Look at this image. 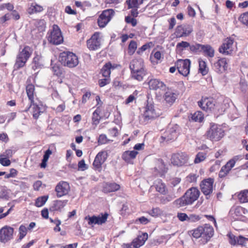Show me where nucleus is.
Returning <instances> with one entry per match:
<instances>
[{
  "mask_svg": "<svg viewBox=\"0 0 248 248\" xmlns=\"http://www.w3.org/2000/svg\"><path fill=\"white\" fill-rule=\"evenodd\" d=\"M200 194V192L197 187H192L187 189L184 195L175 200L173 205L176 208L191 205L197 200Z\"/></svg>",
  "mask_w": 248,
  "mask_h": 248,
  "instance_id": "nucleus-1",
  "label": "nucleus"
},
{
  "mask_svg": "<svg viewBox=\"0 0 248 248\" xmlns=\"http://www.w3.org/2000/svg\"><path fill=\"white\" fill-rule=\"evenodd\" d=\"M198 106L205 111L214 112L217 113L219 110V103L213 97L202 96L201 99L198 102Z\"/></svg>",
  "mask_w": 248,
  "mask_h": 248,
  "instance_id": "nucleus-2",
  "label": "nucleus"
},
{
  "mask_svg": "<svg viewBox=\"0 0 248 248\" xmlns=\"http://www.w3.org/2000/svg\"><path fill=\"white\" fill-rule=\"evenodd\" d=\"M32 52V50L28 46H26L21 51H20L16 58L14 64L15 69L18 70L23 67L31 56Z\"/></svg>",
  "mask_w": 248,
  "mask_h": 248,
  "instance_id": "nucleus-3",
  "label": "nucleus"
},
{
  "mask_svg": "<svg viewBox=\"0 0 248 248\" xmlns=\"http://www.w3.org/2000/svg\"><path fill=\"white\" fill-rule=\"evenodd\" d=\"M47 40L53 45H57L62 43L61 31L57 25H53L52 30L47 33Z\"/></svg>",
  "mask_w": 248,
  "mask_h": 248,
  "instance_id": "nucleus-4",
  "label": "nucleus"
},
{
  "mask_svg": "<svg viewBox=\"0 0 248 248\" xmlns=\"http://www.w3.org/2000/svg\"><path fill=\"white\" fill-rule=\"evenodd\" d=\"M206 133L207 137L211 140L218 141L224 136V130L220 125L213 124Z\"/></svg>",
  "mask_w": 248,
  "mask_h": 248,
  "instance_id": "nucleus-5",
  "label": "nucleus"
},
{
  "mask_svg": "<svg viewBox=\"0 0 248 248\" xmlns=\"http://www.w3.org/2000/svg\"><path fill=\"white\" fill-rule=\"evenodd\" d=\"M189 159L188 155L185 152H177L172 154L170 160L173 166L182 167L186 165Z\"/></svg>",
  "mask_w": 248,
  "mask_h": 248,
  "instance_id": "nucleus-6",
  "label": "nucleus"
},
{
  "mask_svg": "<svg viewBox=\"0 0 248 248\" xmlns=\"http://www.w3.org/2000/svg\"><path fill=\"white\" fill-rule=\"evenodd\" d=\"M115 12L112 9H108L102 11L97 19V23L100 28H104L114 16Z\"/></svg>",
  "mask_w": 248,
  "mask_h": 248,
  "instance_id": "nucleus-7",
  "label": "nucleus"
},
{
  "mask_svg": "<svg viewBox=\"0 0 248 248\" xmlns=\"http://www.w3.org/2000/svg\"><path fill=\"white\" fill-rule=\"evenodd\" d=\"M214 179L208 178L203 180L200 184V187L202 192L206 196V198L208 199L213 191V184Z\"/></svg>",
  "mask_w": 248,
  "mask_h": 248,
  "instance_id": "nucleus-8",
  "label": "nucleus"
},
{
  "mask_svg": "<svg viewBox=\"0 0 248 248\" xmlns=\"http://www.w3.org/2000/svg\"><path fill=\"white\" fill-rule=\"evenodd\" d=\"M63 57H64V66L69 68H74L78 64V56L72 52L63 51Z\"/></svg>",
  "mask_w": 248,
  "mask_h": 248,
  "instance_id": "nucleus-9",
  "label": "nucleus"
},
{
  "mask_svg": "<svg viewBox=\"0 0 248 248\" xmlns=\"http://www.w3.org/2000/svg\"><path fill=\"white\" fill-rule=\"evenodd\" d=\"M190 64L189 59H179L175 62V66L180 74L186 77L189 73Z\"/></svg>",
  "mask_w": 248,
  "mask_h": 248,
  "instance_id": "nucleus-10",
  "label": "nucleus"
},
{
  "mask_svg": "<svg viewBox=\"0 0 248 248\" xmlns=\"http://www.w3.org/2000/svg\"><path fill=\"white\" fill-rule=\"evenodd\" d=\"M192 31L193 27L191 25L184 24L178 26L174 33L177 38H181L188 36Z\"/></svg>",
  "mask_w": 248,
  "mask_h": 248,
  "instance_id": "nucleus-11",
  "label": "nucleus"
},
{
  "mask_svg": "<svg viewBox=\"0 0 248 248\" xmlns=\"http://www.w3.org/2000/svg\"><path fill=\"white\" fill-rule=\"evenodd\" d=\"M101 44L98 32H95L91 37L87 41V47L90 50H95L100 47Z\"/></svg>",
  "mask_w": 248,
  "mask_h": 248,
  "instance_id": "nucleus-12",
  "label": "nucleus"
},
{
  "mask_svg": "<svg viewBox=\"0 0 248 248\" xmlns=\"http://www.w3.org/2000/svg\"><path fill=\"white\" fill-rule=\"evenodd\" d=\"M14 229L9 226H4L0 230V242L3 243L7 242L13 237Z\"/></svg>",
  "mask_w": 248,
  "mask_h": 248,
  "instance_id": "nucleus-13",
  "label": "nucleus"
},
{
  "mask_svg": "<svg viewBox=\"0 0 248 248\" xmlns=\"http://www.w3.org/2000/svg\"><path fill=\"white\" fill-rule=\"evenodd\" d=\"M234 40L231 38L225 39L221 46L219 47L218 51L220 53L224 55H231L233 51L232 49Z\"/></svg>",
  "mask_w": 248,
  "mask_h": 248,
  "instance_id": "nucleus-14",
  "label": "nucleus"
},
{
  "mask_svg": "<svg viewBox=\"0 0 248 248\" xmlns=\"http://www.w3.org/2000/svg\"><path fill=\"white\" fill-rule=\"evenodd\" d=\"M201 226L202 231V239H203V242L205 243H207L214 235V229L212 226L208 224H205Z\"/></svg>",
  "mask_w": 248,
  "mask_h": 248,
  "instance_id": "nucleus-15",
  "label": "nucleus"
},
{
  "mask_svg": "<svg viewBox=\"0 0 248 248\" xmlns=\"http://www.w3.org/2000/svg\"><path fill=\"white\" fill-rule=\"evenodd\" d=\"M227 62L225 58L218 59L213 65V69L218 74H222L227 70Z\"/></svg>",
  "mask_w": 248,
  "mask_h": 248,
  "instance_id": "nucleus-16",
  "label": "nucleus"
},
{
  "mask_svg": "<svg viewBox=\"0 0 248 248\" xmlns=\"http://www.w3.org/2000/svg\"><path fill=\"white\" fill-rule=\"evenodd\" d=\"M149 88L150 90H157L158 89L164 90H165L166 86L165 84L157 78H149L147 79Z\"/></svg>",
  "mask_w": 248,
  "mask_h": 248,
  "instance_id": "nucleus-17",
  "label": "nucleus"
},
{
  "mask_svg": "<svg viewBox=\"0 0 248 248\" xmlns=\"http://www.w3.org/2000/svg\"><path fill=\"white\" fill-rule=\"evenodd\" d=\"M145 121L154 119L156 117L154 106L152 104L148 103L145 108V111L143 115Z\"/></svg>",
  "mask_w": 248,
  "mask_h": 248,
  "instance_id": "nucleus-18",
  "label": "nucleus"
},
{
  "mask_svg": "<svg viewBox=\"0 0 248 248\" xmlns=\"http://www.w3.org/2000/svg\"><path fill=\"white\" fill-rule=\"evenodd\" d=\"M177 97V95L169 88H168V90L165 92L163 95V98L164 100L166 101V103L170 104V105H171L174 103Z\"/></svg>",
  "mask_w": 248,
  "mask_h": 248,
  "instance_id": "nucleus-19",
  "label": "nucleus"
},
{
  "mask_svg": "<svg viewBox=\"0 0 248 248\" xmlns=\"http://www.w3.org/2000/svg\"><path fill=\"white\" fill-rule=\"evenodd\" d=\"M62 58V52L59 54V60L56 63H53V61H51V65L52 68V71L54 74L57 77H61L62 74V62H61L60 58Z\"/></svg>",
  "mask_w": 248,
  "mask_h": 248,
  "instance_id": "nucleus-20",
  "label": "nucleus"
},
{
  "mask_svg": "<svg viewBox=\"0 0 248 248\" xmlns=\"http://www.w3.org/2000/svg\"><path fill=\"white\" fill-rule=\"evenodd\" d=\"M120 188V186L116 183H107L103 187V191L105 193L115 192Z\"/></svg>",
  "mask_w": 248,
  "mask_h": 248,
  "instance_id": "nucleus-21",
  "label": "nucleus"
},
{
  "mask_svg": "<svg viewBox=\"0 0 248 248\" xmlns=\"http://www.w3.org/2000/svg\"><path fill=\"white\" fill-rule=\"evenodd\" d=\"M129 68L131 70V73L136 72L137 70L138 71L141 68H143V62L141 60H133L130 63Z\"/></svg>",
  "mask_w": 248,
  "mask_h": 248,
  "instance_id": "nucleus-22",
  "label": "nucleus"
},
{
  "mask_svg": "<svg viewBox=\"0 0 248 248\" xmlns=\"http://www.w3.org/2000/svg\"><path fill=\"white\" fill-rule=\"evenodd\" d=\"M129 68L131 70V73L136 72L137 70L138 71L141 68H143V62L141 60H133L130 63Z\"/></svg>",
  "mask_w": 248,
  "mask_h": 248,
  "instance_id": "nucleus-23",
  "label": "nucleus"
},
{
  "mask_svg": "<svg viewBox=\"0 0 248 248\" xmlns=\"http://www.w3.org/2000/svg\"><path fill=\"white\" fill-rule=\"evenodd\" d=\"M148 237V235L146 232L143 233L142 235L139 236L137 240L133 242V248H139L143 245L147 240Z\"/></svg>",
  "mask_w": 248,
  "mask_h": 248,
  "instance_id": "nucleus-24",
  "label": "nucleus"
},
{
  "mask_svg": "<svg viewBox=\"0 0 248 248\" xmlns=\"http://www.w3.org/2000/svg\"><path fill=\"white\" fill-rule=\"evenodd\" d=\"M138 152L136 151H126L122 154V158L126 162H129L131 159L136 158Z\"/></svg>",
  "mask_w": 248,
  "mask_h": 248,
  "instance_id": "nucleus-25",
  "label": "nucleus"
},
{
  "mask_svg": "<svg viewBox=\"0 0 248 248\" xmlns=\"http://www.w3.org/2000/svg\"><path fill=\"white\" fill-rule=\"evenodd\" d=\"M177 136L176 133V130L173 128L166 131L163 136L161 137V138L163 141H169L174 140Z\"/></svg>",
  "mask_w": 248,
  "mask_h": 248,
  "instance_id": "nucleus-26",
  "label": "nucleus"
},
{
  "mask_svg": "<svg viewBox=\"0 0 248 248\" xmlns=\"http://www.w3.org/2000/svg\"><path fill=\"white\" fill-rule=\"evenodd\" d=\"M202 53L207 57L213 58L215 55V50L210 45H203L202 49Z\"/></svg>",
  "mask_w": 248,
  "mask_h": 248,
  "instance_id": "nucleus-27",
  "label": "nucleus"
},
{
  "mask_svg": "<svg viewBox=\"0 0 248 248\" xmlns=\"http://www.w3.org/2000/svg\"><path fill=\"white\" fill-rule=\"evenodd\" d=\"M44 10L43 7L36 3H32L28 9V13L32 15L35 13H40Z\"/></svg>",
  "mask_w": 248,
  "mask_h": 248,
  "instance_id": "nucleus-28",
  "label": "nucleus"
},
{
  "mask_svg": "<svg viewBox=\"0 0 248 248\" xmlns=\"http://www.w3.org/2000/svg\"><path fill=\"white\" fill-rule=\"evenodd\" d=\"M34 86L32 84L27 85L26 88L27 96L31 104L34 102Z\"/></svg>",
  "mask_w": 248,
  "mask_h": 248,
  "instance_id": "nucleus-29",
  "label": "nucleus"
},
{
  "mask_svg": "<svg viewBox=\"0 0 248 248\" xmlns=\"http://www.w3.org/2000/svg\"><path fill=\"white\" fill-rule=\"evenodd\" d=\"M131 75L133 78L138 81H141L143 79V77L146 75V71L144 68H141L139 70H137L136 72H131Z\"/></svg>",
  "mask_w": 248,
  "mask_h": 248,
  "instance_id": "nucleus-30",
  "label": "nucleus"
},
{
  "mask_svg": "<svg viewBox=\"0 0 248 248\" xmlns=\"http://www.w3.org/2000/svg\"><path fill=\"white\" fill-rule=\"evenodd\" d=\"M199 72L201 73L202 75L205 76L207 74L208 72V67L207 66L206 62L201 59L199 60Z\"/></svg>",
  "mask_w": 248,
  "mask_h": 248,
  "instance_id": "nucleus-31",
  "label": "nucleus"
},
{
  "mask_svg": "<svg viewBox=\"0 0 248 248\" xmlns=\"http://www.w3.org/2000/svg\"><path fill=\"white\" fill-rule=\"evenodd\" d=\"M204 119L203 114L202 112L197 111L194 112L193 114H191L190 121H192L195 122H202Z\"/></svg>",
  "mask_w": 248,
  "mask_h": 248,
  "instance_id": "nucleus-32",
  "label": "nucleus"
},
{
  "mask_svg": "<svg viewBox=\"0 0 248 248\" xmlns=\"http://www.w3.org/2000/svg\"><path fill=\"white\" fill-rule=\"evenodd\" d=\"M112 67V64L110 62L106 63L102 67L101 69V73L102 76L105 78L109 77L110 74V69Z\"/></svg>",
  "mask_w": 248,
  "mask_h": 248,
  "instance_id": "nucleus-33",
  "label": "nucleus"
},
{
  "mask_svg": "<svg viewBox=\"0 0 248 248\" xmlns=\"http://www.w3.org/2000/svg\"><path fill=\"white\" fill-rule=\"evenodd\" d=\"M232 169V168H231L230 166L226 163L222 167L219 172L218 177L221 178L225 177L229 173Z\"/></svg>",
  "mask_w": 248,
  "mask_h": 248,
  "instance_id": "nucleus-34",
  "label": "nucleus"
},
{
  "mask_svg": "<svg viewBox=\"0 0 248 248\" xmlns=\"http://www.w3.org/2000/svg\"><path fill=\"white\" fill-rule=\"evenodd\" d=\"M203 45L195 43L193 45H190L189 50L194 54H199L202 53V49Z\"/></svg>",
  "mask_w": 248,
  "mask_h": 248,
  "instance_id": "nucleus-35",
  "label": "nucleus"
},
{
  "mask_svg": "<svg viewBox=\"0 0 248 248\" xmlns=\"http://www.w3.org/2000/svg\"><path fill=\"white\" fill-rule=\"evenodd\" d=\"M108 157V154L106 152L101 151L99 152L96 156L95 159H97L98 162L102 165L107 160Z\"/></svg>",
  "mask_w": 248,
  "mask_h": 248,
  "instance_id": "nucleus-36",
  "label": "nucleus"
},
{
  "mask_svg": "<svg viewBox=\"0 0 248 248\" xmlns=\"http://www.w3.org/2000/svg\"><path fill=\"white\" fill-rule=\"evenodd\" d=\"M48 198V195L39 197L35 201V205L38 207L43 206L47 201Z\"/></svg>",
  "mask_w": 248,
  "mask_h": 248,
  "instance_id": "nucleus-37",
  "label": "nucleus"
},
{
  "mask_svg": "<svg viewBox=\"0 0 248 248\" xmlns=\"http://www.w3.org/2000/svg\"><path fill=\"white\" fill-rule=\"evenodd\" d=\"M239 200L241 202H248V190L241 192L238 195Z\"/></svg>",
  "mask_w": 248,
  "mask_h": 248,
  "instance_id": "nucleus-38",
  "label": "nucleus"
},
{
  "mask_svg": "<svg viewBox=\"0 0 248 248\" xmlns=\"http://www.w3.org/2000/svg\"><path fill=\"white\" fill-rule=\"evenodd\" d=\"M207 154L204 152H199L196 155L194 159V163L198 164L204 161L206 158Z\"/></svg>",
  "mask_w": 248,
  "mask_h": 248,
  "instance_id": "nucleus-39",
  "label": "nucleus"
},
{
  "mask_svg": "<svg viewBox=\"0 0 248 248\" xmlns=\"http://www.w3.org/2000/svg\"><path fill=\"white\" fill-rule=\"evenodd\" d=\"M62 209V201L57 200L54 202L53 205L50 207V210L52 211H61Z\"/></svg>",
  "mask_w": 248,
  "mask_h": 248,
  "instance_id": "nucleus-40",
  "label": "nucleus"
},
{
  "mask_svg": "<svg viewBox=\"0 0 248 248\" xmlns=\"http://www.w3.org/2000/svg\"><path fill=\"white\" fill-rule=\"evenodd\" d=\"M176 196L174 194H168L165 196L161 197L160 198V203L163 204H165L168 202L172 201L175 198Z\"/></svg>",
  "mask_w": 248,
  "mask_h": 248,
  "instance_id": "nucleus-41",
  "label": "nucleus"
},
{
  "mask_svg": "<svg viewBox=\"0 0 248 248\" xmlns=\"http://www.w3.org/2000/svg\"><path fill=\"white\" fill-rule=\"evenodd\" d=\"M33 106L32 108V115L34 119H37L39 117L41 113L40 108L38 105L35 104L34 102L32 104L31 103L30 106Z\"/></svg>",
  "mask_w": 248,
  "mask_h": 248,
  "instance_id": "nucleus-42",
  "label": "nucleus"
},
{
  "mask_svg": "<svg viewBox=\"0 0 248 248\" xmlns=\"http://www.w3.org/2000/svg\"><path fill=\"white\" fill-rule=\"evenodd\" d=\"M137 48V44L136 41L131 40L128 47V53L130 55H133Z\"/></svg>",
  "mask_w": 248,
  "mask_h": 248,
  "instance_id": "nucleus-43",
  "label": "nucleus"
},
{
  "mask_svg": "<svg viewBox=\"0 0 248 248\" xmlns=\"http://www.w3.org/2000/svg\"><path fill=\"white\" fill-rule=\"evenodd\" d=\"M190 232L192 233V236L196 239L200 237L202 238V231L201 226H199L197 228L190 231Z\"/></svg>",
  "mask_w": 248,
  "mask_h": 248,
  "instance_id": "nucleus-44",
  "label": "nucleus"
},
{
  "mask_svg": "<svg viewBox=\"0 0 248 248\" xmlns=\"http://www.w3.org/2000/svg\"><path fill=\"white\" fill-rule=\"evenodd\" d=\"M243 155H237L234 156L231 159L228 161L227 163L230 166L231 168H232L236 163V162L239 160H241L243 158Z\"/></svg>",
  "mask_w": 248,
  "mask_h": 248,
  "instance_id": "nucleus-45",
  "label": "nucleus"
},
{
  "mask_svg": "<svg viewBox=\"0 0 248 248\" xmlns=\"http://www.w3.org/2000/svg\"><path fill=\"white\" fill-rule=\"evenodd\" d=\"M239 21L248 27V12L244 13L238 18Z\"/></svg>",
  "mask_w": 248,
  "mask_h": 248,
  "instance_id": "nucleus-46",
  "label": "nucleus"
},
{
  "mask_svg": "<svg viewBox=\"0 0 248 248\" xmlns=\"http://www.w3.org/2000/svg\"><path fill=\"white\" fill-rule=\"evenodd\" d=\"M112 141V140L108 139L105 134H102L99 135L97 142L98 145H102Z\"/></svg>",
  "mask_w": 248,
  "mask_h": 248,
  "instance_id": "nucleus-47",
  "label": "nucleus"
},
{
  "mask_svg": "<svg viewBox=\"0 0 248 248\" xmlns=\"http://www.w3.org/2000/svg\"><path fill=\"white\" fill-rule=\"evenodd\" d=\"M108 217V214L105 213L103 214H101V216H96V224L101 225L106 222Z\"/></svg>",
  "mask_w": 248,
  "mask_h": 248,
  "instance_id": "nucleus-48",
  "label": "nucleus"
},
{
  "mask_svg": "<svg viewBox=\"0 0 248 248\" xmlns=\"http://www.w3.org/2000/svg\"><path fill=\"white\" fill-rule=\"evenodd\" d=\"M139 0H127L126 3L128 5V8H138Z\"/></svg>",
  "mask_w": 248,
  "mask_h": 248,
  "instance_id": "nucleus-49",
  "label": "nucleus"
},
{
  "mask_svg": "<svg viewBox=\"0 0 248 248\" xmlns=\"http://www.w3.org/2000/svg\"><path fill=\"white\" fill-rule=\"evenodd\" d=\"M100 111L96 109L93 113L92 121L93 124L97 125L99 123L100 116L99 115Z\"/></svg>",
  "mask_w": 248,
  "mask_h": 248,
  "instance_id": "nucleus-50",
  "label": "nucleus"
},
{
  "mask_svg": "<svg viewBox=\"0 0 248 248\" xmlns=\"http://www.w3.org/2000/svg\"><path fill=\"white\" fill-rule=\"evenodd\" d=\"M156 190L161 194H165L166 186L165 184L158 182V184L156 185Z\"/></svg>",
  "mask_w": 248,
  "mask_h": 248,
  "instance_id": "nucleus-51",
  "label": "nucleus"
},
{
  "mask_svg": "<svg viewBox=\"0 0 248 248\" xmlns=\"http://www.w3.org/2000/svg\"><path fill=\"white\" fill-rule=\"evenodd\" d=\"M237 244L242 246H246L248 241V238L245 237L242 235H239L237 237Z\"/></svg>",
  "mask_w": 248,
  "mask_h": 248,
  "instance_id": "nucleus-52",
  "label": "nucleus"
},
{
  "mask_svg": "<svg viewBox=\"0 0 248 248\" xmlns=\"http://www.w3.org/2000/svg\"><path fill=\"white\" fill-rule=\"evenodd\" d=\"M242 210L243 208L240 206L232 207L230 211V214L232 215L234 214L236 216H238L241 214Z\"/></svg>",
  "mask_w": 248,
  "mask_h": 248,
  "instance_id": "nucleus-53",
  "label": "nucleus"
},
{
  "mask_svg": "<svg viewBox=\"0 0 248 248\" xmlns=\"http://www.w3.org/2000/svg\"><path fill=\"white\" fill-rule=\"evenodd\" d=\"M227 236L229 238V243L231 245L235 246L237 244V237H236L234 235L230 232L227 234Z\"/></svg>",
  "mask_w": 248,
  "mask_h": 248,
  "instance_id": "nucleus-54",
  "label": "nucleus"
},
{
  "mask_svg": "<svg viewBox=\"0 0 248 248\" xmlns=\"http://www.w3.org/2000/svg\"><path fill=\"white\" fill-rule=\"evenodd\" d=\"M19 239L20 240L22 239L26 235L27 233V229L25 226L23 225H21L19 228Z\"/></svg>",
  "mask_w": 248,
  "mask_h": 248,
  "instance_id": "nucleus-55",
  "label": "nucleus"
},
{
  "mask_svg": "<svg viewBox=\"0 0 248 248\" xmlns=\"http://www.w3.org/2000/svg\"><path fill=\"white\" fill-rule=\"evenodd\" d=\"M55 191L58 198L62 197V181H60L55 187Z\"/></svg>",
  "mask_w": 248,
  "mask_h": 248,
  "instance_id": "nucleus-56",
  "label": "nucleus"
},
{
  "mask_svg": "<svg viewBox=\"0 0 248 248\" xmlns=\"http://www.w3.org/2000/svg\"><path fill=\"white\" fill-rule=\"evenodd\" d=\"M240 89L243 93H246L248 90V86L245 80L241 79L239 83Z\"/></svg>",
  "mask_w": 248,
  "mask_h": 248,
  "instance_id": "nucleus-57",
  "label": "nucleus"
},
{
  "mask_svg": "<svg viewBox=\"0 0 248 248\" xmlns=\"http://www.w3.org/2000/svg\"><path fill=\"white\" fill-rule=\"evenodd\" d=\"M161 213L160 209L158 207L153 208L149 212V214L153 217H157Z\"/></svg>",
  "mask_w": 248,
  "mask_h": 248,
  "instance_id": "nucleus-58",
  "label": "nucleus"
},
{
  "mask_svg": "<svg viewBox=\"0 0 248 248\" xmlns=\"http://www.w3.org/2000/svg\"><path fill=\"white\" fill-rule=\"evenodd\" d=\"M125 21L127 23L131 24L133 27L136 26L137 24V20L135 18L132 17L130 16H126L125 18Z\"/></svg>",
  "mask_w": 248,
  "mask_h": 248,
  "instance_id": "nucleus-59",
  "label": "nucleus"
},
{
  "mask_svg": "<svg viewBox=\"0 0 248 248\" xmlns=\"http://www.w3.org/2000/svg\"><path fill=\"white\" fill-rule=\"evenodd\" d=\"M198 177V175L190 173L186 177V180L189 183H194L197 181V179Z\"/></svg>",
  "mask_w": 248,
  "mask_h": 248,
  "instance_id": "nucleus-60",
  "label": "nucleus"
},
{
  "mask_svg": "<svg viewBox=\"0 0 248 248\" xmlns=\"http://www.w3.org/2000/svg\"><path fill=\"white\" fill-rule=\"evenodd\" d=\"M152 43L151 42L149 43H146L144 45H143L142 46H141L140 48H139L137 51V53L138 54H140L141 53H142L143 51L147 50L148 48H149L150 47V44H152Z\"/></svg>",
  "mask_w": 248,
  "mask_h": 248,
  "instance_id": "nucleus-61",
  "label": "nucleus"
},
{
  "mask_svg": "<svg viewBox=\"0 0 248 248\" xmlns=\"http://www.w3.org/2000/svg\"><path fill=\"white\" fill-rule=\"evenodd\" d=\"M102 164L100 162L98 161L97 159H94L93 164V166L95 170H98L99 172H101L102 170Z\"/></svg>",
  "mask_w": 248,
  "mask_h": 248,
  "instance_id": "nucleus-62",
  "label": "nucleus"
},
{
  "mask_svg": "<svg viewBox=\"0 0 248 248\" xmlns=\"http://www.w3.org/2000/svg\"><path fill=\"white\" fill-rule=\"evenodd\" d=\"M70 190V187L69 184L63 181V196L68 194Z\"/></svg>",
  "mask_w": 248,
  "mask_h": 248,
  "instance_id": "nucleus-63",
  "label": "nucleus"
},
{
  "mask_svg": "<svg viewBox=\"0 0 248 248\" xmlns=\"http://www.w3.org/2000/svg\"><path fill=\"white\" fill-rule=\"evenodd\" d=\"M110 82V79L108 78L100 79L98 81V84L100 87H103Z\"/></svg>",
  "mask_w": 248,
  "mask_h": 248,
  "instance_id": "nucleus-64",
  "label": "nucleus"
}]
</instances>
